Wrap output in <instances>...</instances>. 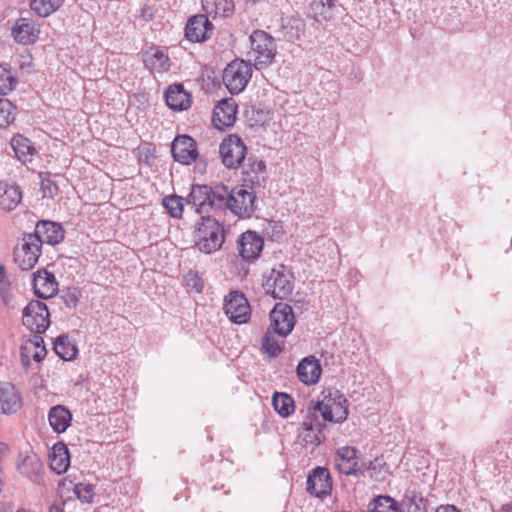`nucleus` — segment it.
I'll list each match as a JSON object with an SVG mask.
<instances>
[{
	"label": "nucleus",
	"instance_id": "nucleus-1",
	"mask_svg": "<svg viewBox=\"0 0 512 512\" xmlns=\"http://www.w3.org/2000/svg\"><path fill=\"white\" fill-rule=\"evenodd\" d=\"M214 198L216 209H228L241 218H250L256 210V195L245 185L236 186L233 189L222 184L216 185Z\"/></svg>",
	"mask_w": 512,
	"mask_h": 512
},
{
	"label": "nucleus",
	"instance_id": "nucleus-2",
	"mask_svg": "<svg viewBox=\"0 0 512 512\" xmlns=\"http://www.w3.org/2000/svg\"><path fill=\"white\" fill-rule=\"evenodd\" d=\"M196 245L201 252L211 254L219 250L224 241L223 224L212 217H202L197 230Z\"/></svg>",
	"mask_w": 512,
	"mask_h": 512
},
{
	"label": "nucleus",
	"instance_id": "nucleus-3",
	"mask_svg": "<svg viewBox=\"0 0 512 512\" xmlns=\"http://www.w3.org/2000/svg\"><path fill=\"white\" fill-rule=\"evenodd\" d=\"M250 44V54L257 70L267 68L274 62L277 47L270 34L263 30H255L250 35Z\"/></svg>",
	"mask_w": 512,
	"mask_h": 512
},
{
	"label": "nucleus",
	"instance_id": "nucleus-4",
	"mask_svg": "<svg viewBox=\"0 0 512 512\" xmlns=\"http://www.w3.org/2000/svg\"><path fill=\"white\" fill-rule=\"evenodd\" d=\"M263 288L274 299H286L294 290V275L285 265L279 264L271 269Z\"/></svg>",
	"mask_w": 512,
	"mask_h": 512
},
{
	"label": "nucleus",
	"instance_id": "nucleus-5",
	"mask_svg": "<svg viewBox=\"0 0 512 512\" xmlns=\"http://www.w3.org/2000/svg\"><path fill=\"white\" fill-rule=\"evenodd\" d=\"M252 75L251 66L244 60L230 62L223 72V82L230 93L239 94L248 84Z\"/></svg>",
	"mask_w": 512,
	"mask_h": 512
},
{
	"label": "nucleus",
	"instance_id": "nucleus-6",
	"mask_svg": "<svg viewBox=\"0 0 512 512\" xmlns=\"http://www.w3.org/2000/svg\"><path fill=\"white\" fill-rule=\"evenodd\" d=\"M219 153L226 168L237 169L245 160L247 147L238 135L230 134L222 140Z\"/></svg>",
	"mask_w": 512,
	"mask_h": 512
},
{
	"label": "nucleus",
	"instance_id": "nucleus-7",
	"mask_svg": "<svg viewBox=\"0 0 512 512\" xmlns=\"http://www.w3.org/2000/svg\"><path fill=\"white\" fill-rule=\"evenodd\" d=\"M49 317L47 305L39 300H32L23 310L22 322L30 331L42 334L50 325Z\"/></svg>",
	"mask_w": 512,
	"mask_h": 512
},
{
	"label": "nucleus",
	"instance_id": "nucleus-8",
	"mask_svg": "<svg viewBox=\"0 0 512 512\" xmlns=\"http://www.w3.org/2000/svg\"><path fill=\"white\" fill-rule=\"evenodd\" d=\"M337 469L344 475L363 476L366 462L356 448L343 446L337 449L335 455Z\"/></svg>",
	"mask_w": 512,
	"mask_h": 512
},
{
	"label": "nucleus",
	"instance_id": "nucleus-9",
	"mask_svg": "<svg viewBox=\"0 0 512 512\" xmlns=\"http://www.w3.org/2000/svg\"><path fill=\"white\" fill-rule=\"evenodd\" d=\"M271 330L281 337H286L295 326L293 309L286 303L279 302L270 312Z\"/></svg>",
	"mask_w": 512,
	"mask_h": 512
},
{
	"label": "nucleus",
	"instance_id": "nucleus-10",
	"mask_svg": "<svg viewBox=\"0 0 512 512\" xmlns=\"http://www.w3.org/2000/svg\"><path fill=\"white\" fill-rule=\"evenodd\" d=\"M224 311L227 317L236 324L246 323L250 319V305L243 293L230 292L225 298Z\"/></svg>",
	"mask_w": 512,
	"mask_h": 512
},
{
	"label": "nucleus",
	"instance_id": "nucleus-11",
	"mask_svg": "<svg viewBox=\"0 0 512 512\" xmlns=\"http://www.w3.org/2000/svg\"><path fill=\"white\" fill-rule=\"evenodd\" d=\"M171 153L174 160L183 165H190L198 158L196 141L189 135H178L172 141Z\"/></svg>",
	"mask_w": 512,
	"mask_h": 512
},
{
	"label": "nucleus",
	"instance_id": "nucleus-12",
	"mask_svg": "<svg viewBox=\"0 0 512 512\" xmlns=\"http://www.w3.org/2000/svg\"><path fill=\"white\" fill-rule=\"evenodd\" d=\"M264 240L255 231L248 230L240 235L237 240V249L241 258L247 262L259 258L263 250Z\"/></svg>",
	"mask_w": 512,
	"mask_h": 512
},
{
	"label": "nucleus",
	"instance_id": "nucleus-13",
	"mask_svg": "<svg viewBox=\"0 0 512 512\" xmlns=\"http://www.w3.org/2000/svg\"><path fill=\"white\" fill-rule=\"evenodd\" d=\"M213 30L214 26L208 17L204 14H198L188 19L185 27V36L191 42L200 43L208 40Z\"/></svg>",
	"mask_w": 512,
	"mask_h": 512
},
{
	"label": "nucleus",
	"instance_id": "nucleus-14",
	"mask_svg": "<svg viewBox=\"0 0 512 512\" xmlns=\"http://www.w3.org/2000/svg\"><path fill=\"white\" fill-rule=\"evenodd\" d=\"M42 243L40 238L33 233L25 234L22 239L21 252L22 258L19 260V265L22 270L32 269L41 255Z\"/></svg>",
	"mask_w": 512,
	"mask_h": 512
},
{
	"label": "nucleus",
	"instance_id": "nucleus-15",
	"mask_svg": "<svg viewBox=\"0 0 512 512\" xmlns=\"http://www.w3.org/2000/svg\"><path fill=\"white\" fill-rule=\"evenodd\" d=\"M237 104L234 99H223L213 109L212 122L218 130L231 127L236 120Z\"/></svg>",
	"mask_w": 512,
	"mask_h": 512
},
{
	"label": "nucleus",
	"instance_id": "nucleus-16",
	"mask_svg": "<svg viewBox=\"0 0 512 512\" xmlns=\"http://www.w3.org/2000/svg\"><path fill=\"white\" fill-rule=\"evenodd\" d=\"M307 491L315 497H323L330 493L332 488L328 469L316 467L307 477Z\"/></svg>",
	"mask_w": 512,
	"mask_h": 512
},
{
	"label": "nucleus",
	"instance_id": "nucleus-17",
	"mask_svg": "<svg viewBox=\"0 0 512 512\" xmlns=\"http://www.w3.org/2000/svg\"><path fill=\"white\" fill-rule=\"evenodd\" d=\"M35 295L40 299H48L58 292V283L53 273L39 270L34 274L32 282Z\"/></svg>",
	"mask_w": 512,
	"mask_h": 512
},
{
	"label": "nucleus",
	"instance_id": "nucleus-18",
	"mask_svg": "<svg viewBox=\"0 0 512 512\" xmlns=\"http://www.w3.org/2000/svg\"><path fill=\"white\" fill-rule=\"evenodd\" d=\"M47 354L44 340L41 334H35L28 339L20 348V357L23 366H28L31 359L35 362H41Z\"/></svg>",
	"mask_w": 512,
	"mask_h": 512
},
{
	"label": "nucleus",
	"instance_id": "nucleus-19",
	"mask_svg": "<svg viewBox=\"0 0 512 512\" xmlns=\"http://www.w3.org/2000/svg\"><path fill=\"white\" fill-rule=\"evenodd\" d=\"M325 424L318 419L308 418L304 421L299 429L298 439L305 446L316 447L324 440L323 428Z\"/></svg>",
	"mask_w": 512,
	"mask_h": 512
},
{
	"label": "nucleus",
	"instance_id": "nucleus-20",
	"mask_svg": "<svg viewBox=\"0 0 512 512\" xmlns=\"http://www.w3.org/2000/svg\"><path fill=\"white\" fill-rule=\"evenodd\" d=\"M215 191L216 186L211 188L207 185H193L187 203L192 204L198 213H202L206 206L216 209Z\"/></svg>",
	"mask_w": 512,
	"mask_h": 512
},
{
	"label": "nucleus",
	"instance_id": "nucleus-21",
	"mask_svg": "<svg viewBox=\"0 0 512 512\" xmlns=\"http://www.w3.org/2000/svg\"><path fill=\"white\" fill-rule=\"evenodd\" d=\"M18 472L34 483H39L44 472V465L39 456L31 452L17 464Z\"/></svg>",
	"mask_w": 512,
	"mask_h": 512
},
{
	"label": "nucleus",
	"instance_id": "nucleus-22",
	"mask_svg": "<svg viewBox=\"0 0 512 512\" xmlns=\"http://www.w3.org/2000/svg\"><path fill=\"white\" fill-rule=\"evenodd\" d=\"M33 234L40 238L42 244L56 245L64 239L62 225L52 221H39Z\"/></svg>",
	"mask_w": 512,
	"mask_h": 512
},
{
	"label": "nucleus",
	"instance_id": "nucleus-23",
	"mask_svg": "<svg viewBox=\"0 0 512 512\" xmlns=\"http://www.w3.org/2000/svg\"><path fill=\"white\" fill-rule=\"evenodd\" d=\"M296 371L302 383L313 385L318 382L322 369L319 361L314 356H308L299 362Z\"/></svg>",
	"mask_w": 512,
	"mask_h": 512
},
{
	"label": "nucleus",
	"instance_id": "nucleus-24",
	"mask_svg": "<svg viewBox=\"0 0 512 512\" xmlns=\"http://www.w3.org/2000/svg\"><path fill=\"white\" fill-rule=\"evenodd\" d=\"M20 407L21 398L15 386L11 383L0 382V413H14Z\"/></svg>",
	"mask_w": 512,
	"mask_h": 512
},
{
	"label": "nucleus",
	"instance_id": "nucleus-25",
	"mask_svg": "<svg viewBox=\"0 0 512 512\" xmlns=\"http://www.w3.org/2000/svg\"><path fill=\"white\" fill-rule=\"evenodd\" d=\"M39 30L31 19L20 18L12 28V35L16 42L28 45L34 43L38 38Z\"/></svg>",
	"mask_w": 512,
	"mask_h": 512
},
{
	"label": "nucleus",
	"instance_id": "nucleus-26",
	"mask_svg": "<svg viewBox=\"0 0 512 512\" xmlns=\"http://www.w3.org/2000/svg\"><path fill=\"white\" fill-rule=\"evenodd\" d=\"M165 101L171 109L182 111L191 106V95L182 84H173L165 92Z\"/></svg>",
	"mask_w": 512,
	"mask_h": 512
},
{
	"label": "nucleus",
	"instance_id": "nucleus-27",
	"mask_svg": "<svg viewBox=\"0 0 512 512\" xmlns=\"http://www.w3.org/2000/svg\"><path fill=\"white\" fill-rule=\"evenodd\" d=\"M49 460L51 470L57 474L65 473L70 466L68 447L63 442L55 443L49 454Z\"/></svg>",
	"mask_w": 512,
	"mask_h": 512
},
{
	"label": "nucleus",
	"instance_id": "nucleus-28",
	"mask_svg": "<svg viewBox=\"0 0 512 512\" xmlns=\"http://www.w3.org/2000/svg\"><path fill=\"white\" fill-rule=\"evenodd\" d=\"M21 200L22 191L18 185L0 182V207L3 210H14Z\"/></svg>",
	"mask_w": 512,
	"mask_h": 512
},
{
	"label": "nucleus",
	"instance_id": "nucleus-29",
	"mask_svg": "<svg viewBox=\"0 0 512 512\" xmlns=\"http://www.w3.org/2000/svg\"><path fill=\"white\" fill-rule=\"evenodd\" d=\"M144 65L152 72L162 73L169 70L168 55L160 48H151L143 54Z\"/></svg>",
	"mask_w": 512,
	"mask_h": 512
},
{
	"label": "nucleus",
	"instance_id": "nucleus-30",
	"mask_svg": "<svg viewBox=\"0 0 512 512\" xmlns=\"http://www.w3.org/2000/svg\"><path fill=\"white\" fill-rule=\"evenodd\" d=\"M48 421L55 432L63 433L71 424L72 414L67 407L56 405L50 409Z\"/></svg>",
	"mask_w": 512,
	"mask_h": 512
},
{
	"label": "nucleus",
	"instance_id": "nucleus-31",
	"mask_svg": "<svg viewBox=\"0 0 512 512\" xmlns=\"http://www.w3.org/2000/svg\"><path fill=\"white\" fill-rule=\"evenodd\" d=\"M11 146L19 161L22 163L32 162L36 149L28 138L16 135L11 140Z\"/></svg>",
	"mask_w": 512,
	"mask_h": 512
},
{
	"label": "nucleus",
	"instance_id": "nucleus-32",
	"mask_svg": "<svg viewBox=\"0 0 512 512\" xmlns=\"http://www.w3.org/2000/svg\"><path fill=\"white\" fill-rule=\"evenodd\" d=\"M266 171V164L263 160L248 157L246 168L244 170L245 181L250 182L252 185H259L261 180L264 179L263 175Z\"/></svg>",
	"mask_w": 512,
	"mask_h": 512
},
{
	"label": "nucleus",
	"instance_id": "nucleus-33",
	"mask_svg": "<svg viewBox=\"0 0 512 512\" xmlns=\"http://www.w3.org/2000/svg\"><path fill=\"white\" fill-rule=\"evenodd\" d=\"M55 353L64 361H71L76 358L78 349L67 335H60L55 339Z\"/></svg>",
	"mask_w": 512,
	"mask_h": 512
},
{
	"label": "nucleus",
	"instance_id": "nucleus-34",
	"mask_svg": "<svg viewBox=\"0 0 512 512\" xmlns=\"http://www.w3.org/2000/svg\"><path fill=\"white\" fill-rule=\"evenodd\" d=\"M335 8V0H313L310 4L313 17L318 22L330 20L333 17Z\"/></svg>",
	"mask_w": 512,
	"mask_h": 512
},
{
	"label": "nucleus",
	"instance_id": "nucleus-35",
	"mask_svg": "<svg viewBox=\"0 0 512 512\" xmlns=\"http://www.w3.org/2000/svg\"><path fill=\"white\" fill-rule=\"evenodd\" d=\"M272 405L275 411L283 418L294 413V399L287 393L275 392L272 398Z\"/></svg>",
	"mask_w": 512,
	"mask_h": 512
},
{
	"label": "nucleus",
	"instance_id": "nucleus-36",
	"mask_svg": "<svg viewBox=\"0 0 512 512\" xmlns=\"http://www.w3.org/2000/svg\"><path fill=\"white\" fill-rule=\"evenodd\" d=\"M64 0H30L31 9L40 17H48L57 11Z\"/></svg>",
	"mask_w": 512,
	"mask_h": 512
},
{
	"label": "nucleus",
	"instance_id": "nucleus-37",
	"mask_svg": "<svg viewBox=\"0 0 512 512\" xmlns=\"http://www.w3.org/2000/svg\"><path fill=\"white\" fill-rule=\"evenodd\" d=\"M18 83V79L12 74L7 64H0V95H7L12 92Z\"/></svg>",
	"mask_w": 512,
	"mask_h": 512
},
{
	"label": "nucleus",
	"instance_id": "nucleus-38",
	"mask_svg": "<svg viewBox=\"0 0 512 512\" xmlns=\"http://www.w3.org/2000/svg\"><path fill=\"white\" fill-rule=\"evenodd\" d=\"M369 507L371 512H399L398 503L387 495L374 498Z\"/></svg>",
	"mask_w": 512,
	"mask_h": 512
},
{
	"label": "nucleus",
	"instance_id": "nucleus-39",
	"mask_svg": "<svg viewBox=\"0 0 512 512\" xmlns=\"http://www.w3.org/2000/svg\"><path fill=\"white\" fill-rule=\"evenodd\" d=\"M274 330L268 329L262 338V349L269 358H275L282 352V347L275 337Z\"/></svg>",
	"mask_w": 512,
	"mask_h": 512
},
{
	"label": "nucleus",
	"instance_id": "nucleus-40",
	"mask_svg": "<svg viewBox=\"0 0 512 512\" xmlns=\"http://www.w3.org/2000/svg\"><path fill=\"white\" fill-rule=\"evenodd\" d=\"M163 206L173 218H181L183 214L184 198L178 195H169L163 198Z\"/></svg>",
	"mask_w": 512,
	"mask_h": 512
},
{
	"label": "nucleus",
	"instance_id": "nucleus-41",
	"mask_svg": "<svg viewBox=\"0 0 512 512\" xmlns=\"http://www.w3.org/2000/svg\"><path fill=\"white\" fill-rule=\"evenodd\" d=\"M212 6L209 13H214L215 16L229 17L234 13V1L233 0H211L207 1V7Z\"/></svg>",
	"mask_w": 512,
	"mask_h": 512
},
{
	"label": "nucleus",
	"instance_id": "nucleus-42",
	"mask_svg": "<svg viewBox=\"0 0 512 512\" xmlns=\"http://www.w3.org/2000/svg\"><path fill=\"white\" fill-rule=\"evenodd\" d=\"M16 106L6 98H0V128L7 127L15 119Z\"/></svg>",
	"mask_w": 512,
	"mask_h": 512
},
{
	"label": "nucleus",
	"instance_id": "nucleus-43",
	"mask_svg": "<svg viewBox=\"0 0 512 512\" xmlns=\"http://www.w3.org/2000/svg\"><path fill=\"white\" fill-rule=\"evenodd\" d=\"M332 411L333 405H329L324 402H317L312 408H309L307 418L315 420L317 418V413L319 412L324 421L332 422Z\"/></svg>",
	"mask_w": 512,
	"mask_h": 512
},
{
	"label": "nucleus",
	"instance_id": "nucleus-44",
	"mask_svg": "<svg viewBox=\"0 0 512 512\" xmlns=\"http://www.w3.org/2000/svg\"><path fill=\"white\" fill-rule=\"evenodd\" d=\"M76 497L83 503H91L93 501L95 492L94 486L89 483H78L73 489Z\"/></svg>",
	"mask_w": 512,
	"mask_h": 512
},
{
	"label": "nucleus",
	"instance_id": "nucleus-45",
	"mask_svg": "<svg viewBox=\"0 0 512 512\" xmlns=\"http://www.w3.org/2000/svg\"><path fill=\"white\" fill-rule=\"evenodd\" d=\"M80 297L81 293L76 288H67L61 292L60 296L65 306L69 309H74L77 307Z\"/></svg>",
	"mask_w": 512,
	"mask_h": 512
},
{
	"label": "nucleus",
	"instance_id": "nucleus-46",
	"mask_svg": "<svg viewBox=\"0 0 512 512\" xmlns=\"http://www.w3.org/2000/svg\"><path fill=\"white\" fill-rule=\"evenodd\" d=\"M185 285L191 291H195L197 293H201L204 288V281L202 278L194 271H189L184 276Z\"/></svg>",
	"mask_w": 512,
	"mask_h": 512
},
{
	"label": "nucleus",
	"instance_id": "nucleus-47",
	"mask_svg": "<svg viewBox=\"0 0 512 512\" xmlns=\"http://www.w3.org/2000/svg\"><path fill=\"white\" fill-rule=\"evenodd\" d=\"M333 411H332V422L341 423L346 420L348 416V409L346 406H343L341 402H333Z\"/></svg>",
	"mask_w": 512,
	"mask_h": 512
},
{
	"label": "nucleus",
	"instance_id": "nucleus-48",
	"mask_svg": "<svg viewBox=\"0 0 512 512\" xmlns=\"http://www.w3.org/2000/svg\"><path fill=\"white\" fill-rule=\"evenodd\" d=\"M40 187L43 197L53 198L58 193V186L48 178L42 179Z\"/></svg>",
	"mask_w": 512,
	"mask_h": 512
},
{
	"label": "nucleus",
	"instance_id": "nucleus-49",
	"mask_svg": "<svg viewBox=\"0 0 512 512\" xmlns=\"http://www.w3.org/2000/svg\"><path fill=\"white\" fill-rule=\"evenodd\" d=\"M435 512H461L456 506L454 505H440Z\"/></svg>",
	"mask_w": 512,
	"mask_h": 512
},
{
	"label": "nucleus",
	"instance_id": "nucleus-50",
	"mask_svg": "<svg viewBox=\"0 0 512 512\" xmlns=\"http://www.w3.org/2000/svg\"><path fill=\"white\" fill-rule=\"evenodd\" d=\"M376 461H370L368 464L366 463L365 471H376L377 470Z\"/></svg>",
	"mask_w": 512,
	"mask_h": 512
},
{
	"label": "nucleus",
	"instance_id": "nucleus-51",
	"mask_svg": "<svg viewBox=\"0 0 512 512\" xmlns=\"http://www.w3.org/2000/svg\"><path fill=\"white\" fill-rule=\"evenodd\" d=\"M501 510L504 512H510L512 511V502L503 504L501 507Z\"/></svg>",
	"mask_w": 512,
	"mask_h": 512
},
{
	"label": "nucleus",
	"instance_id": "nucleus-52",
	"mask_svg": "<svg viewBox=\"0 0 512 512\" xmlns=\"http://www.w3.org/2000/svg\"><path fill=\"white\" fill-rule=\"evenodd\" d=\"M4 278H5V268H4V266L0 265V283L4 280Z\"/></svg>",
	"mask_w": 512,
	"mask_h": 512
},
{
	"label": "nucleus",
	"instance_id": "nucleus-53",
	"mask_svg": "<svg viewBox=\"0 0 512 512\" xmlns=\"http://www.w3.org/2000/svg\"><path fill=\"white\" fill-rule=\"evenodd\" d=\"M17 512H31V511L25 510V509H19Z\"/></svg>",
	"mask_w": 512,
	"mask_h": 512
},
{
	"label": "nucleus",
	"instance_id": "nucleus-54",
	"mask_svg": "<svg viewBox=\"0 0 512 512\" xmlns=\"http://www.w3.org/2000/svg\"><path fill=\"white\" fill-rule=\"evenodd\" d=\"M1 446H3V447H4V444H1V443H0V447H1Z\"/></svg>",
	"mask_w": 512,
	"mask_h": 512
},
{
	"label": "nucleus",
	"instance_id": "nucleus-55",
	"mask_svg": "<svg viewBox=\"0 0 512 512\" xmlns=\"http://www.w3.org/2000/svg\"><path fill=\"white\" fill-rule=\"evenodd\" d=\"M50 512H52V509L50 510Z\"/></svg>",
	"mask_w": 512,
	"mask_h": 512
}]
</instances>
